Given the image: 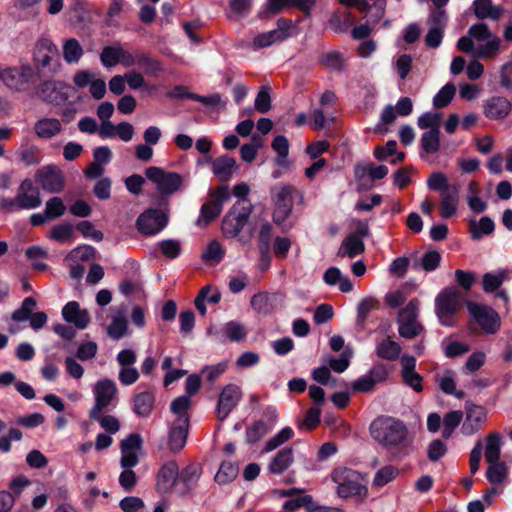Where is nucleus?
Here are the masks:
<instances>
[{"label": "nucleus", "mask_w": 512, "mask_h": 512, "mask_svg": "<svg viewBox=\"0 0 512 512\" xmlns=\"http://www.w3.org/2000/svg\"><path fill=\"white\" fill-rule=\"evenodd\" d=\"M468 311L473 321L488 334H494L500 327L499 315L490 307L469 302Z\"/></svg>", "instance_id": "6e6552de"}, {"label": "nucleus", "mask_w": 512, "mask_h": 512, "mask_svg": "<svg viewBox=\"0 0 512 512\" xmlns=\"http://www.w3.org/2000/svg\"><path fill=\"white\" fill-rule=\"evenodd\" d=\"M441 260V255L437 251H429L422 255L420 259H417L414 261V267L419 268L421 267L425 271H433L435 270Z\"/></svg>", "instance_id": "8fccbe9b"}, {"label": "nucleus", "mask_w": 512, "mask_h": 512, "mask_svg": "<svg viewBox=\"0 0 512 512\" xmlns=\"http://www.w3.org/2000/svg\"><path fill=\"white\" fill-rule=\"evenodd\" d=\"M502 437L498 433H490L486 436L484 456L487 462H496L500 459Z\"/></svg>", "instance_id": "72a5a7b5"}, {"label": "nucleus", "mask_w": 512, "mask_h": 512, "mask_svg": "<svg viewBox=\"0 0 512 512\" xmlns=\"http://www.w3.org/2000/svg\"><path fill=\"white\" fill-rule=\"evenodd\" d=\"M427 186L430 190L439 191L440 194L443 191L452 189V184H449L446 175L440 171L433 172L427 179Z\"/></svg>", "instance_id": "5fc2aeb1"}, {"label": "nucleus", "mask_w": 512, "mask_h": 512, "mask_svg": "<svg viewBox=\"0 0 512 512\" xmlns=\"http://www.w3.org/2000/svg\"><path fill=\"white\" fill-rule=\"evenodd\" d=\"M191 405L189 396H180L174 399L171 403V412L176 416L174 423H180V420H184L185 424L189 425L188 410Z\"/></svg>", "instance_id": "a19ab883"}, {"label": "nucleus", "mask_w": 512, "mask_h": 512, "mask_svg": "<svg viewBox=\"0 0 512 512\" xmlns=\"http://www.w3.org/2000/svg\"><path fill=\"white\" fill-rule=\"evenodd\" d=\"M281 42L277 32L273 30L260 33L256 35L253 39V48L254 49H264L272 46L273 44Z\"/></svg>", "instance_id": "052dcab7"}, {"label": "nucleus", "mask_w": 512, "mask_h": 512, "mask_svg": "<svg viewBox=\"0 0 512 512\" xmlns=\"http://www.w3.org/2000/svg\"><path fill=\"white\" fill-rule=\"evenodd\" d=\"M188 426L184 420H180V423H173V426L169 432L168 448L172 452L180 451L186 444L188 435Z\"/></svg>", "instance_id": "bb28decb"}, {"label": "nucleus", "mask_w": 512, "mask_h": 512, "mask_svg": "<svg viewBox=\"0 0 512 512\" xmlns=\"http://www.w3.org/2000/svg\"><path fill=\"white\" fill-rule=\"evenodd\" d=\"M62 55L67 64H77L84 55V49L76 38H65L62 41Z\"/></svg>", "instance_id": "c756f323"}, {"label": "nucleus", "mask_w": 512, "mask_h": 512, "mask_svg": "<svg viewBox=\"0 0 512 512\" xmlns=\"http://www.w3.org/2000/svg\"><path fill=\"white\" fill-rule=\"evenodd\" d=\"M58 57V48L55 43L46 37L40 38L34 47L33 58L37 67L47 68L52 60Z\"/></svg>", "instance_id": "f3484780"}, {"label": "nucleus", "mask_w": 512, "mask_h": 512, "mask_svg": "<svg viewBox=\"0 0 512 512\" xmlns=\"http://www.w3.org/2000/svg\"><path fill=\"white\" fill-rule=\"evenodd\" d=\"M74 227L72 224L64 222L51 228L49 237L60 243L70 242L73 238Z\"/></svg>", "instance_id": "a18cd8bd"}, {"label": "nucleus", "mask_w": 512, "mask_h": 512, "mask_svg": "<svg viewBox=\"0 0 512 512\" xmlns=\"http://www.w3.org/2000/svg\"><path fill=\"white\" fill-rule=\"evenodd\" d=\"M155 398L151 392H141L134 397L133 410L140 417H147L154 407Z\"/></svg>", "instance_id": "f704fd0d"}, {"label": "nucleus", "mask_w": 512, "mask_h": 512, "mask_svg": "<svg viewBox=\"0 0 512 512\" xmlns=\"http://www.w3.org/2000/svg\"><path fill=\"white\" fill-rule=\"evenodd\" d=\"M255 109L260 113H267L271 109L270 88L264 85L260 88L254 102Z\"/></svg>", "instance_id": "0e129e2a"}, {"label": "nucleus", "mask_w": 512, "mask_h": 512, "mask_svg": "<svg viewBox=\"0 0 512 512\" xmlns=\"http://www.w3.org/2000/svg\"><path fill=\"white\" fill-rule=\"evenodd\" d=\"M401 346L390 338H383L376 342L375 353L384 360L395 361L401 353Z\"/></svg>", "instance_id": "c85d7f7f"}, {"label": "nucleus", "mask_w": 512, "mask_h": 512, "mask_svg": "<svg viewBox=\"0 0 512 512\" xmlns=\"http://www.w3.org/2000/svg\"><path fill=\"white\" fill-rule=\"evenodd\" d=\"M158 246L162 254L170 259L178 257L181 253V243L175 239L160 241Z\"/></svg>", "instance_id": "774afa93"}, {"label": "nucleus", "mask_w": 512, "mask_h": 512, "mask_svg": "<svg viewBox=\"0 0 512 512\" xmlns=\"http://www.w3.org/2000/svg\"><path fill=\"white\" fill-rule=\"evenodd\" d=\"M460 203V185L452 184V189L440 194L439 213L441 218L449 219L457 214Z\"/></svg>", "instance_id": "6ab92c4d"}, {"label": "nucleus", "mask_w": 512, "mask_h": 512, "mask_svg": "<svg viewBox=\"0 0 512 512\" xmlns=\"http://www.w3.org/2000/svg\"><path fill=\"white\" fill-rule=\"evenodd\" d=\"M370 429L372 437L385 446H396L407 436L405 425L389 417L376 419Z\"/></svg>", "instance_id": "f03ea898"}, {"label": "nucleus", "mask_w": 512, "mask_h": 512, "mask_svg": "<svg viewBox=\"0 0 512 512\" xmlns=\"http://www.w3.org/2000/svg\"><path fill=\"white\" fill-rule=\"evenodd\" d=\"M111 324L107 327L106 331L110 338L119 340L127 334L128 324L125 313L119 308H111Z\"/></svg>", "instance_id": "393cba45"}, {"label": "nucleus", "mask_w": 512, "mask_h": 512, "mask_svg": "<svg viewBox=\"0 0 512 512\" xmlns=\"http://www.w3.org/2000/svg\"><path fill=\"white\" fill-rule=\"evenodd\" d=\"M456 93V87L452 83L443 86L433 98L435 108H443L450 104Z\"/></svg>", "instance_id": "49530a36"}, {"label": "nucleus", "mask_w": 512, "mask_h": 512, "mask_svg": "<svg viewBox=\"0 0 512 512\" xmlns=\"http://www.w3.org/2000/svg\"><path fill=\"white\" fill-rule=\"evenodd\" d=\"M66 85L62 82L47 81L39 89V97L48 103L60 104L64 102L68 95L63 91Z\"/></svg>", "instance_id": "5701e85b"}, {"label": "nucleus", "mask_w": 512, "mask_h": 512, "mask_svg": "<svg viewBox=\"0 0 512 512\" xmlns=\"http://www.w3.org/2000/svg\"><path fill=\"white\" fill-rule=\"evenodd\" d=\"M494 229V221L488 216L482 217L478 222L475 220L470 221L471 237L474 240H480L483 235L493 233Z\"/></svg>", "instance_id": "ea45409f"}, {"label": "nucleus", "mask_w": 512, "mask_h": 512, "mask_svg": "<svg viewBox=\"0 0 512 512\" xmlns=\"http://www.w3.org/2000/svg\"><path fill=\"white\" fill-rule=\"evenodd\" d=\"M511 108L510 101L502 96H492L483 103L484 115L492 120L504 119L509 115Z\"/></svg>", "instance_id": "aec40b11"}, {"label": "nucleus", "mask_w": 512, "mask_h": 512, "mask_svg": "<svg viewBox=\"0 0 512 512\" xmlns=\"http://www.w3.org/2000/svg\"><path fill=\"white\" fill-rule=\"evenodd\" d=\"M179 478V467L175 461L164 463L157 476V489L161 492L169 491Z\"/></svg>", "instance_id": "b1692460"}, {"label": "nucleus", "mask_w": 512, "mask_h": 512, "mask_svg": "<svg viewBox=\"0 0 512 512\" xmlns=\"http://www.w3.org/2000/svg\"><path fill=\"white\" fill-rule=\"evenodd\" d=\"M461 304V294L456 288L442 290L435 298V313L444 326H453Z\"/></svg>", "instance_id": "7ed1b4c3"}, {"label": "nucleus", "mask_w": 512, "mask_h": 512, "mask_svg": "<svg viewBox=\"0 0 512 512\" xmlns=\"http://www.w3.org/2000/svg\"><path fill=\"white\" fill-rule=\"evenodd\" d=\"M447 445L441 439L432 440L426 449L427 457L432 462H437L447 453Z\"/></svg>", "instance_id": "bf43d9fd"}, {"label": "nucleus", "mask_w": 512, "mask_h": 512, "mask_svg": "<svg viewBox=\"0 0 512 512\" xmlns=\"http://www.w3.org/2000/svg\"><path fill=\"white\" fill-rule=\"evenodd\" d=\"M501 51V40L499 37L495 36L491 39L486 40V43L483 45H478L473 51V56L475 58L481 59H492L496 57Z\"/></svg>", "instance_id": "c9c22d12"}, {"label": "nucleus", "mask_w": 512, "mask_h": 512, "mask_svg": "<svg viewBox=\"0 0 512 512\" xmlns=\"http://www.w3.org/2000/svg\"><path fill=\"white\" fill-rule=\"evenodd\" d=\"M36 181L40 184L42 189L57 193L63 189L64 180L62 172L52 166H46L37 171L35 175Z\"/></svg>", "instance_id": "dca6fc26"}, {"label": "nucleus", "mask_w": 512, "mask_h": 512, "mask_svg": "<svg viewBox=\"0 0 512 512\" xmlns=\"http://www.w3.org/2000/svg\"><path fill=\"white\" fill-rule=\"evenodd\" d=\"M145 176L155 184L157 191L162 195H171L177 192L183 184L182 176L176 172H167L159 167H149Z\"/></svg>", "instance_id": "423d86ee"}, {"label": "nucleus", "mask_w": 512, "mask_h": 512, "mask_svg": "<svg viewBox=\"0 0 512 512\" xmlns=\"http://www.w3.org/2000/svg\"><path fill=\"white\" fill-rule=\"evenodd\" d=\"M252 207L247 201H238L222 221V231L226 237L234 238L239 235L246 224Z\"/></svg>", "instance_id": "39448f33"}, {"label": "nucleus", "mask_w": 512, "mask_h": 512, "mask_svg": "<svg viewBox=\"0 0 512 512\" xmlns=\"http://www.w3.org/2000/svg\"><path fill=\"white\" fill-rule=\"evenodd\" d=\"M401 376L404 384L410 387L416 393L423 390V377L415 370L416 359L410 355L401 357Z\"/></svg>", "instance_id": "a211bd4d"}, {"label": "nucleus", "mask_w": 512, "mask_h": 512, "mask_svg": "<svg viewBox=\"0 0 512 512\" xmlns=\"http://www.w3.org/2000/svg\"><path fill=\"white\" fill-rule=\"evenodd\" d=\"M419 301L411 300L402 308L397 317L399 335L406 339H413L421 334L423 325L418 321Z\"/></svg>", "instance_id": "20e7f679"}, {"label": "nucleus", "mask_w": 512, "mask_h": 512, "mask_svg": "<svg viewBox=\"0 0 512 512\" xmlns=\"http://www.w3.org/2000/svg\"><path fill=\"white\" fill-rule=\"evenodd\" d=\"M121 45L106 46L103 48L100 60L104 67H114L119 62V53Z\"/></svg>", "instance_id": "680f3d73"}, {"label": "nucleus", "mask_w": 512, "mask_h": 512, "mask_svg": "<svg viewBox=\"0 0 512 512\" xmlns=\"http://www.w3.org/2000/svg\"><path fill=\"white\" fill-rule=\"evenodd\" d=\"M294 436V431L291 427H284L281 429L276 435L271 437L265 444L264 450L266 452H270L292 439Z\"/></svg>", "instance_id": "864d4df0"}, {"label": "nucleus", "mask_w": 512, "mask_h": 512, "mask_svg": "<svg viewBox=\"0 0 512 512\" xmlns=\"http://www.w3.org/2000/svg\"><path fill=\"white\" fill-rule=\"evenodd\" d=\"M207 161L211 164V170L214 176L223 182L230 180L238 169L235 159L228 155H223L215 159L208 157Z\"/></svg>", "instance_id": "4be33fe9"}, {"label": "nucleus", "mask_w": 512, "mask_h": 512, "mask_svg": "<svg viewBox=\"0 0 512 512\" xmlns=\"http://www.w3.org/2000/svg\"><path fill=\"white\" fill-rule=\"evenodd\" d=\"M294 192L295 188L291 185H280L274 189L275 210L273 218L276 223L284 222L289 216L292 210Z\"/></svg>", "instance_id": "9d476101"}, {"label": "nucleus", "mask_w": 512, "mask_h": 512, "mask_svg": "<svg viewBox=\"0 0 512 512\" xmlns=\"http://www.w3.org/2000/svg\"><path fill=\"white\" fill-rule=\"evenodd\" d=\"M365 250V244L363 239L358 237V235H348L342 241L337 255L341 258L348 257L354 258L357 255H360Z\"/></svg>", "instance_id": "cd10ccee"}, {"label": "nucleus", "mask_w": 512, "mask_h": 512, "mask_svg": "<svg viewBox=\"0 0 512 512\" xmlns=\"http://www.w3.org/2000/svg\"><path fill=\"white\" fill-rule=\"evenodd\" d=\"M293 449L283 448L270 462L268 469L273 474H281L293 463Z\"/></svg>", "instance_id": "2f4dec72"}, {"label": "nucleus", "mask_w": 512, "mask_h": 512, "mask_svg": "<svg viewBox=\"0 0 512 512\" xmlns=\"http://www.w3.org/2000/svg\"><path fill=\"white\" fill-rule=\"evenodd\" d=\"M253 0H229L228 15L231 19H239L247 16L252 8Z\"/></svg>", "instance_id": "de8ad7c7"}, {"label": "nucleus", "mask_w": 512, "mask_h": 512, "mask_svg": "<svg viewBox=\"0 0 512 512\" xmlns=\"http://www.w3.org/2000/svg\"><path fill=\"white\" fill-rule=\"evenodd\" d=\"M436 382L445 394L454 395L458 399L464 397V392L456 389L454 373L452 371L447 370L443 374L437 375Z\"/></svg>", "instance_id": "e433bc0d"}, {"label": "nucleus", "mask_w": 512, "mask_h": 512, "mask_svg": "<svg viewBox=\"0 0 512 512\" xmlns=\"http://www.w3.org/2000/svg\"><path fill=\"white\" fill-rule=\"evenodd\" d=\"M238 475V466L232 462H223L215 475V480L219 484H227L233 481Z\"/></svg>", "instance_id": "3c124183"}, {"label": "nucleus", "mask_w": 512, "mask_h": 512, "mask_svg": "<svg viewBox=\"0 0 512 512\" xmlns=\"http://www.w3.org/2000/svg\"><path fill=\"white\" fill-rule=\"evenodd\" d=\"M510 276L507 269H499L494 272H489L483 276V289L486 292H493L498 289L502 283Z\"/></svg>", "instance_id": "4c0bfd02"}, {"label": "nucleus", "mask_w": 512, "mask_h": 512, "mask_svg": "<svg viewBox=\"0 0 512 512\" xmlns=\"http://www.w3.org/2000/svg\"><path fill=\"white\" fill-rule=\"evenodd\" d=\"M487 420V411L483 406L467 403L465 406V419L460 432L464 436L476 434Z\"/></svg>", "instance_id": "ddd939ff"}, {"label": "nucleus", "mask_w": 512, "mask_h": 512, "mask_svg": "<svg viewBox=\"0 0 512 512\" xmlns=\"http://www.w3.org/2000/svg\"><path fill=\"white\" fill-rule=\"evenodd\" d=\"M421 147L427 153H435L440 149V129L429 130L421 137Z\"/></svg>", "instance_id": "09e8293b"}, {"label": "nucleus", "mask_w": 512, "mask_h": 512, "mask_svg": "<svg viewBox=\"0 0 512 512\" xmlns=\"http://www.w3.org/2000/svg\"><path fill=\"white\" fill-rule=\"evenodd\" d=\"M353 356V351L351 348L349 347H346L343 352L341 353L340 357L339 358H330L328 363H329V366L330 368L337 372V373H342L344 372L349 364H350V359L352 358Z\"/></svg>", "instance_id": "13d9d810"}, {"label": "nucleus", "mask_w": 512, "mask_h": 512, "mask_svg": "<svg viewBox=\"0 0 512 512\" xmlns=\"http://www.w3.org/2000/svg\"><path fill=\"white\" fill-rule=\"evenodd\" d=\"M331 479L336 485L335 490L339 497H360L365 498L368 489L364 483V479L360 473L355 470L339 467L331 473Z\"/></svg>", "instance_id": "f257e3e1"}, {"label": "nucleus", "mask_w": 512, "mask_h": 512, "mask_svg": "<svg viewBox=\"0 0 512 512\" xmlns=\"http://www.w3.org/2000/svg\"><path fill=\"white\" fill-rule=\"evenodd\" d=\"M258 238L260 242V251L266 254L270 250V242L273 234V227L267 220H260L257 224Z\"/></svg>", "instance_id": "c03bdc74"}, {"label": "nucleus", "mask_w": 512, "mask_h": 512, "mask_svg": "<svg viewBox=\"0 0 512 512\" xmlns=\"http://www.w3.org/2000/svg\"><path fill=\"white\" fill-rule=\"evenodd\" d=\"M168 219L164 211L159 209H148L143 212L136 221L139 232L150 236L159 233L167 225Z\"/></svg>", "instance_id": "1a4fd4ad"}, {"label": "nucleus", "mask_w": 512, "mask_h": 512, "mask_svg": "<svg viewBox=\"0 0 512 512\" xmlns=\"http://www.w3.org/2000/svg\"><path fill=\"white\" fill-rule=\"evenodd\" d=\"M16 203L20 210L35 209L41 205L40 192L30 179H25L16 194Z\"/></svg>", "instance_id": "2eb2a0df"}, {"label": "nucleus", "mask_w": 512, "mask_h": 512, "mask_svg": "<svg viewBox=\"0 0 512 512\" xmlns=\"http://www.w3.org/2000/svg\"><path fill=\"white\" fill-rule=\"evenodd\" d=\"M223 331L227 338L234 342H239L246 337L245 327L242 324L235 321H230L226 323L225 326L223 327Z\"/></svg>", "instance_id": "338daca9"}, {"label": "nucleus", "mask_w": 512, "mask_h": 512, "mask_svg": "<svg viewBox=\"0 0 512 512\" xmlns=\"http://www.w3.org/2000/svg\"><path fill=\"white\" fill-rule=\"evenodd\" d=\"M356 173L362 176H369L372 180H380L386 177L388 174V168L385 165L376 166L374 164H367L364 166H358Z\"/></svg>", "instance_id": "4d7b16f0"}, {"label": "nucleus", "mask_w": 512, "mask_h": 512, "mask_svg": "<svg viewBox=\"0 0 512 512\" xmlns=\"http://www.w3.org/2000/svg\"><path fill=\"white\" fill-rule=\"evenodd\" d=\"M241 397L242 391L239 386L229 384L223 388L217 405V416L220 421L228 417L231 411L237 406Z\"/></svg>", "instance_id": "4468645a"}, {"label": "nucleus", "mask_w": 512, "mask_h": 512, "mask_svg": "<svg viewBox=\"0 0 512 512\" xmlns=\"http://www.w3.org/2000/svg\"><path fill=\"white\" fill-rule=\"evenodd\" d=\"M33 76V68L28 64L14 67L7 66L3 84L10 89L23 91L29 87Z\"/></svg>", "instance_id": "9b49d317"}, {"label": "nucleus", "mask_w": 512, "mask_h": 512, "mask_svg": "<svg viewBox=\"0 0 512 512\" xmlns=\"http://www.w3.org/2000/svg\"><path fill=\"white\" fill-rule=\"evenodd\" d=\"M400 475V469L394 465L379 468L373 477L372 487L379 489L394 481Z\"/></svg>", "instance_id": "473e14b6"}, {"label": "nucleus", "mask_w": 512, "mask_h": 512, "mask_svg": "<svg viewBox=\"0 0 512 512\" xmlns=\"http://www.w3.org/2000/svg\"><path fill=\"white\" fill-rule=\"evenodd\" d=\"M116 383L111 379H101L96 382L93 393L95 404L90 411V417H98L99 412H103L108 408L117 396Z\"/></svg>", "instance_id": "0eeeda50"}, {"label": "nucleus", "mask_w": 512, "mask_h": 512, "mask_svg": "<svg viewBox=\"0 0 512 512\" xmlns=\"http://www.w3.org/2000/svg\"><path fill=\"white\" fill-rule=\"evenodd\" d=\"M473 7L474 14L479 19L496 21L504 14V9L499 5H494L491 0H474Z\"/></svg>", "instance_id": "a878e982"}, {"label": "nucleus", "mask_w": 512, "mask_h": 512, "mask_svg": "<svg viewBox=\"0 0 512 512\" xmlns=\"http://www.w3.org/2000/svg\"><path fill=\"white\" fill-rule=\"evenodd\" d=\"M441 114L437 112H425L419 116L417 125L420 129H440Z\"/></svg>", "instance_id": "e2e57ef3"}, {"label": "nucleus", "mask_w": 512, "mask_h": 512, "mask_svg": "<svg viewBox=\"0 0 512 512\" xmlns=\"http://www.w3.org/2000/svg\"><path fill=\"white\" fill-rule=\"evenodd\" d=\"M490 466L487 469L486 477L492 484H500L507 477V467L500 461L489 462Z\"/></svg>", "instance_id": "603ef678"}, {"label": "nucleus", "mask_w": 512, "mask_h": 512, "mask_svg": "<svg viewBox=\"0 0 512 512\" xmlns=\"http://www.w3.org/2000/svg\"><path fill=\"white\" fill-rule=\"evenodd\" d=\"M379 305V302L376 298L369 296L363 298L357 307V318L358 321L363 323L368 317L369 313L376 309Z\"/></svg>", "instance_id": "69168bd1"}, {"label": "nucleus", "mask_w": 512, "mask_h": 512, "mask_svg": "<svg viewBox=\"0 0 512 512\" xmlns=\"http://www.w3.org/2000/svg\"><path fill=\"white\" fill-rule=\"evenodd\" d=\"M36 300L33 297H27L23 300L20 308L12 313V320L24 322L29 320L33 309L36 307Z\"/></svg>", "instance_id": "6e6d98bb"}, {"label": "nucleus", "mask_w": 512, "mask_h": 512, "mask_svg": "<svg viewBox=\"0 0 512 512\" xmlns=\"http://www.w3.org/2000/svg\"><path fill=\"white\" fill-rule=\"evenodd\" d=\"M222 205L219 202H207L202 205L200 215L196 221L197 226H207L212 220L219 216Z\"/></svg>", "instance_id": "79ce46f5"}, {"label": "nucleus", "mask_w": 512, "mask_h": 512, "mask_svg": "<svg viewBox=\"0 0 512 512\" xmlns=\"http://www.w3.org/2000/svg\"><path fill=\"white\" fill-rule=\"evenodd\" d=\"M63 319L73 324L77 329L83 330L90 323V316L87 310L82 309L77 301H70L62 308Z\"/></svg>", "instance_id": "412c9836"}, {"label": "nucleus", "mask_w": 512, "mask_h": 512, "mask_svg": "<svg viewBox=\"0 0 512 512\" xmlns=\"http://www.w3.org/2000/svg\"><path fill=\"white\" fill-rule=\"evenodd\" d=\"M142 443L141 436L136 433L128 435L121 441L120 465L122 468H133L138 465Z\"/></svg>", "instance_id": "f8f14e48"}, {"label": "nucleus", "mask_w": 512, "mask_h": 512, "mask_svg": "<svg viewBox=\"0 0 512 512\" xmlns=\"http://www.w3.org/2000/svg\"><path fill=\"white\" fill-rule=\"evenodd\" d=\"M463 412L460 410H453L444 415L443 418V429H442V438L450 439L456 430V428L463 421Z\"/></svg>", "instance_id": "58836bf2"}, {"label": "nucleus", "mask_w": 512, "mask_h": 512, "mask_svg": "<svg viewBox=\"0 0 512 512\" xmlns=\"http://www.w3.org/2000/svg\"><path fill=\"white\" fill-rule=\"evenodd\" d=\"M272 148L277 153L276 164L281 167L288 165L289 141L283 135L276 136L272 142Z\"/></svg>", "instance_id": "37998d69"}, {"label": "nucleus", "mask_w": 512, "mask_h": 512, "mask_svg": "<svg viewBox=\"0 0 512 512\" xmlns=\"http://www.w3.org/2000/svg\"><path fill=\"white\" fill-rule=\"evenodd\" d=\"M34 129L38 137L50 139L62 131V125L56 118H42L35 123Z\"/></svg>", "instance_id": "7c9ffc66"}]
</instances>
